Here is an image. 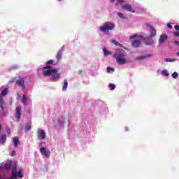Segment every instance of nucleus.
Instances as JSON below:
<instances>
[{"label": "nucleus", "mask_w": 179, "mask_h": 179, "mask_svg": "<svg viewBox=\"0 0 179 179\" xmlns=\"http://www.w3.org/2000/svg\"><path fill=\"white\" fill-rule=\"evenodd\" d=\"M115 29V24L113 22H106L103 26L100 27L99 29L101 31H103V33H106V31H108L110 30H114Z\"/></svg>", "instance_id": "1"}, {"label": "nucleus", "mask_w": 179, "mask_h": 179, "mask_svg": "<svg viewBox=\"0 0 179 179\" xmlns=\"http://www.w3.org/2000/svg\"><path fill=\"white\" fill-rule=\"evenodd\" d=\"M56 72H58V69H45L43 71V76H50V75H52V73H55Z\"/></svg>", "instance_id": "2"}, {"label": "nucleus", "mask_w": 179, "mask_h": 179, "mask_svg": "<svg viewBox=\"0 0 179 179\" xmlns=\"http://www.w3.org/2000/svg\"><path fill=\"white\" fill-rule=\"evenodd\" d=\"M37 136L38 139H41V141H43L45 139V131L44 130L38 129L37 130Z\"/></svg>", "instance_id": "3"}, {"label": "nucleus", "mask_w": 179, "mask_h": 179, "mask_svg": "<svg viewBox=\"0 0 179 179\" xmlns=\"http://www.w3.org/2000/svg\"><path fill=\"white\" fill-rule=\"evenodd\" d=\"M40 152L45 157H48V159L50 158V150L42 147L40 148Z\"/></svg>", "instance_id": "4"}, {"label": "nucleus", "mask_w": 179, "mask_h": 179, "mask_svg": "<svg viewBox=\"0 0 179 179\" xmlns=\"http://www.w3.org/2000/svg\"><path fill=\"white\" fill-rule=\"evenodd\" d=\"M169 39V36L166 34H161L159 39V44H164L166 41Z\"/></svg>", "instance_id": "5"}, {"label": "nucleus", "mask_w": 179, "mask_h": 179, "mask_svg": "<svg viewBox=\"0 0 179 179\" xmlns=\"http://www.w3.org/2000/svg\"><path fill=\"white\" fill-rule=\"evenodd\" d=\"M21 115H22V106H18L15 109V118L19 120L20 119Z\"/></svg>", "instance_id": "6"}, {"label": "nucleus", "mask_w": 179, "mask_h": 179, "mask_svg": "<svg viewBox=\"0 0 179 179\" xmlns=\"http://www.w3.org/2000/svg\"><path fill=\"white\" fill-rule=\"evenodd\" d=\"M122 8L123 9H125L126 10H128V12H131V13H135V11L132 8V6L129 4H123L122 5Z\"/></svg>", "instance_id": "7"}, {"label": "nucleus", "mask_w": 179, "mask_h": 179, "mask_svg": "<svg viewBox=\"0 0 179 179\" xmlns=\"http://www.w3.org/2000/svg\"><path fill=\"white\" fill-rule=\"evenodd\" d=\"M17 83L20 87L22 88V90H24L25 86H24V80L23 78H20V80H17Z\"/></svg>", "instance_id": "8"}, {"label": "nucleus", "mask_w": 179, "mask_h": 179, "mask_svg": "<svg viewBox=\"0 0 179 179\" xmlns=\"http://www.w3.org/2000/svg\"><path fill=\"white\" fill-rule=\"evenodd\" d=\"M53 63H54V60L52 59L46 62L47 66L43 68V71H45V69H52V66L50 65H51V64H53Z\"/></svg>", "instance_id": "9"}, {"label": "nucleus", "mask_w": 179, "mask_h": 179, "mask_svg": "<svg viewBox=\"0 0 179 179\" xmlns=\"http://www.w3.org/2000/svg\"><path fill=\"white\" fill-rule=\"evenodd\" d=\"M116 62H117V64H119V65H124V64H126L127 63V59L125 58H116Z\"/></svg>", "instance_id": "10"}, {"label": "nucleus", "mask_w": 179, "mask_h": 179, "mask_svg": "<svg viewBox=\"0 0 179 179\" xmlns=\"http://www.w3.org/2000/svg\"><path fill=\"white\" fill-rule=\"evenodd\" d=\"M149 27V31L151 33V37H155L156 36V29L152 25H148Z\"/></svg>", "instance_id": "11"}, {"label": "nucleus", "mask_w": 179, "mask_h": 179, "mask_svg": "<svg viewBox=\"0 0 179 179\" xmlns=\"http://www.w3.org/2000/svg\"><path fill=\"white\" fill-rule=\"evenodd\" d=\"M143 40L147 45H152L153 44V39L152 38L145 37Z\"/></svg>", "instance_id": "12"}, {"label": "nucleus", "mask_w": 179, "mask_h": 179, "mask_svg": "<svg viewBox=\"0 0 179 179\" xmlns=\"http://www.w3.org/2000/svg\"><path fill=\"white\" fill-rule=\"evenodd\" d=\"M59 78H61V75L59 73H58V72H56V73L52 74V80L53 81L58 80V79H59Z\"/></svg>", "instance_id": "13"}, {"label": "nucleus", "mask_w": 179, "mask_h": 179, "mask_svg": "<svg viewBox=\"0 0 179 179\" xmlns=\"http://www.w3.org/2000/svg\"><path fill=\"white\" fill-rule=\"evenodd\" d=\"M6 134H2L0 136V143H1L2 145H5V143H6Z\"/></svg>", "instance_id": "14"}, {"label": "nucleus", "mask_w": 179, "mask_h": 179, "mask_svg": "<svg viewBox=\"0 0 179 179\" xmlns=\"http://www.w3.org/2000/svg\"><path fill=\"white\" fill-rule=\"evenodd\" d=\"M125 52H118L115 55V58H124L125 57Z\"/></svg>", "instance_id": "15"}, {"label": "nucleus", "mask_w": 179, "mask_h": 179, "mask_svg": "<svg viewBox=\"0 0 179 179\" xmlns=\"http://www.w3.org/2000/svg\"><path fill=\"white\" fill-rule=\"evenodd\" d=\"M27 100H29V98L26 95H22L21 99L22 104H24V106H27Z\"/></svg>", "instance_id": "16"}, {"label": "nucleus", "mask_w": 179, "mask_h": 179, "mask_svg": "<svg viewBox=\"0 0 179 179\" xmlns=\"http://www.w3.org/2000/svg\"><path fill=\"white\" fill-rule=\"evenodd\" d=\"M133 47L138 48L141 45V40H134L132 42Z\"/></svg>", "instance_id": "17"}, {"label": "nucleus", "mask_w": 179, "mask_h": 179, "mask_svg": "<svg viewBox=\"0 0 179 179\" xmlns=\"http://www.w3.org/2000/svg\"><path fill=\"white\" fill-rule=\"evenodd\" d=\"M66 89H68V80H64L63 83V92H66Z\"/></svg>", "instance_id": "18"}, {"label": "nucleus", "mask_w": 179, "mask_h": 179, "mask_svg": "<svg viewBox=\"0 0 179 179\" xmlns=\"http://www.w3.org/2000/svg\"><path fill=\"white\" fill-rule=\"evenodd\" d=\"M30 129H31V122L27 123L24 127L25 132H29Z\"/></svg>", "instance_id": "19"}, {"label": "nucleus", "mask_w": 179, "mask_h": 179, "mask_svg": "<svg viewBox=\"0 0 179 179\" xmlns=\"http://www.w3.org/2000/svg\"><path fill=\"white\" fill-rule=\"evenodd\" d=\"M11 166H12V169H13L12 173H15V174H17V171H16L17 169V164L14 163Z\"/></svg>", "instance_id": "20"}, {"label": "nucleus", "mask_w": 179, "mask_h": 179, "mask_svg": "<svg viewBox=\"0 0 179 179\" xmlns=\"http://www.w3.org/2000/svg\"><path fill=\"white\" fill-rule=\"evenodd\" d=\"M12 167V162H8L4 165L5 170H9Z\"/></svg>", "instance_id": "21"}, {"label": "nucleus", "mask_w": 179, "mask_h": 179, "mask_svg": "<svg viewBox=\"0 0 179 179\" xmlns=\"http://www.w3.org/2000/svg\"><path fill=\"white\" fill-rule=\"evenodd\" d=\"M56 58L57 61H61V58H62V50H59L57 55Z\"/></svg>", "instance_id": "22"}, {"label": "nucleus", "mask_w": 179, "mask_h": 179, "mask_svg": "<svg viewBox=\"0 0 179 179\" xmlns=\"http://www.w3.org/2000/svg\"><path fill=\"white\" fill-rule=\"evenodd\" d=\"M111 43L112 44H114L115 45H117V47H120L121 48H122L123 45L122 44L118 43L117 41L113 39L111 40Z\"/></svg>", "instance_id": "23"}, {"label": "nucleus", "mask_w": 179, "mask_h": 179, "mask_svg": "<svg viewBox=\"0 0 179 179\" xmlns=\"http://www.w3.org/2000/svg\"><path fill=\"white\" fill-rule=\"evenodd\" d=\"M152 55H145L138 57V59H145L146 58H151Z\"/></svg>", "instance_id": "24"}, {"label": "nucleus", "mask_w": 179, "mask_h": 179, "mask_svg": "<svg viewBox=\"0 0 179 179\" xmlns=\"http://www.w3.org/2000/svg\"><path fill=\"white\" fill-rule=\"evenodd\" d=\"M13 141L14 145H15V148H17V143H19V138L14 137Z\"/></svg>", "instance_id": "25"}, {"label": "nucleus", "mask_w": 179, "mask_h": 179, "mask_svg": "<svg viewBox=\"0 0 179 179\" xmlns=\"http://www.w3.org/2000/svg\"><path fill=\"white\" fill-rule=\"evenodd\" d=\"M23 170L20 169L18 173H17V177H19L20 178H23V173H22Z\"/></svg>", "instance_id": "26"}, {"label": "nucleus", "mask_w": 179, "mask_h": 179, "mask_svg": "<svg viewBox=\"0 0 179 179\" xmlns=\"http://www.w3.org/2000/svg\"><path fill=\"white\" fill-rule=\"evenodd\" d=\"M3 99L0 98V108H1V110H5L3 108Z\"/></svg>", "instance_id": "27"}, {"label": "nucleus", "mask_w": 179, "mask_h": 179, "mask_svg": "<svg viewBox=\"0 0 179 179\" xmlns=\"http://www.w3.org/2000/svg\"><path fill=\"white\" fill-rule=\"evenodd\" d=\"M8 94V88H5L2 92H1V96H6Z\"/></svg>", "instance_id": "28"}, {"label": "nucleus", "mask_w": 179, "mask_h": 179, "mask_svg": "<svg viewBox=\"0 0 179 179\" xmlns=\"http://www.w3.org/2000/svg\"><path fill=\"white\" fill-rule=\"evenodd\" d=\"M103 54L104 55L107 56V55H110V52H108V50H107V49L106 48H103Z\"/></svg>", "instance_id": "29"}, {"label": "nucleus", "mask_w": 179, "mask_h": 179, "mask_svg": "<svg viewBox=\"0 0 179 179\" xmlns=\"http://www.w3.org/2000/svg\"><path fill=\"white\" fill-rule=\"evenodd\" d=\"M174 61H176V59H171V58L165 59V62H174Z\"/></svg>", "instance_id": "30"}, {"label": "nucleus", "mask_w": 179, "mask_h": 179, "mask_svg": "<svg viewBox=\"0 0 179 179\" xmlns=\"http://www.w3.org/2000/svg\"><path fill=\"white\" fill-rule=\"evenodd\" d=\"M114 1H115V0H110L112 3H113ZM117 3H120V4L124 3L125 2V1H124V0H117Z\"/></svg>", "instance_id": "31"}, {"label": "nucleus", "mask_w": 179, "mask_h": 179, "mask_svg": "<svg viewBox=\"0 0 179 179\" xmlns=\"http://www.w3.org/2000/svg\"><path fill=\"white\" fill-rule=\"evenodd\" d=\"M172 78H173V79H177V78H178V73L177 72H174L172 74Z\"/></svg>", "instance_id": "32"}, {"label": "nucleus", "mask_w": 179, "mask_h": 179, "mask_svg": "<svg viewBox=\"0 0 179 179\" xmlns=\"http://www.w3.org/2000/svg\"><path fill=\"white\" fill-rule=\"evenodd\" d=\"M109 89H110V90H114V89H115V85H114V84H110V85H109Z\"/></svg>", "instance_id": "33"}, {"label": "nucleus", "mask_w": 179, "mask_h": 179, "mask_svg": "<svg viewBox=\"0 0 179 179\" xmlns=\"http://www.w3.org/2000/svg\"><path fill=\"white\" fill-rule=\"evenodd\" d=\"M162 75H164L165 76H169V71H167V70H163Z\"/></svg>", "instance_id": "34"}, {"label": "nucleus", "mask_w": 179, "mask_h": 179, "mask_svg": "<svg viewBox=\"0 0 179 179\" xmlns=\"http://www.w3.org/2000/svg\"><path fill=\"white\" fill-rule=\"evenodd\" d=\"M117 16H119L120 19H124V15L122 14V13H117Z\"/></svg>", "instance_id": "35"}, {"label": "nucleus", "mask_w": 179, "mask_h": 179, "mask_svg": "<svg viewBox=\"0 0 179 179\" xmlns=\"http://www.w3.org/2000/svg\"><path fill=\"white\" fill-rule=\"evenodd\" d=\"M107 71L108 73H110L111 72V71H114V69L111 67H107Z\"/></svg>", "instance_id": "36"}, {"label": "nucleus", "mask_w": 179, "mask_h": 179, "mask_svg": "<svg viewBox=\"0 0 179 179\" xmlns=\"http://www.w3.org/2000/svg\"><path fill=\"white\" fill-rule=\"evenodd\" d=\"M10 156H12V157L16 156V151H15V150L12 151Z\"/></svg>", "instance_id": "37"}, {"label": "nucleus", "mask_w": 179, "mask_h": 179, "mask_svg": "<svg viewBox=\"0 0 179 179\" xmlns=\"http://www.w3.org/2000/svg\"><path fill=\"white\" fill-rule=\"evenodd\" d=\"M6 132H7V134H8V136L10 135V129L7 128V129H6Z\"/></svg>", "instance_id": "38"}, {"label": "nucleus", "mask_w": 179, "mask_h": 179, "mask_svg": "<svg viewBox=\"0 0 179 179\" xmlns=\"http://www.w3.org/2000/svg\"><path fill=\"white\" fill-rule=\"evenodd\" d=\"M167 27H169V29H173V26L170 23L167 24Z\"/></svg>", "instance_id": "39"}, {"label": "nucleus", "mask_w": 179, "mask_h": 179, "mask_svg": "<svg viewBox=\"0 0 179 179\" xmlns=\"http://www.w3.org/2000/svg\"><path fill=\"white\" fill-rule=\"evenodd\" d=\"M174 36L175 37H179V32H175Z\"/></svg>", "instance_id": "40"}, {"label": "nucleus", "mask_w": 179, "mask_h": 179, "mask_svg": "<svg viewBox=\"0 0 179 179\" xmlns=\"http://www.w3.org/2000/svg\"><path fill=\"white\" fill-rule=\"evenodd\" d=\"M174 27H175V29H176L178 31H179V26H178V25H176Z\"/></svg>", "instance_id": "41"}, {"label": "nucleus", "mask_w": 179, "mask_h": 179, "mask_svg": "<svg viewBox=\"0 0 179 179\" xmlns=\"http://www.w3.org/2000/svg\"><path fill=\"white\" fill-rule=\"evenodd\" d=\"M174 44H176V45H179V41H175Z\"/></svg>", "instance_id": "42"}, {"label": "nucleus", "mask_w": 179, "mask_h": 179, "mask_svg": "<svg viewBox=\"0 0 179 179\" xmlns=\"http://www.w3.org/2000/svg\"><path fill=\"white\" fill-rule=\"evenodd\" d=\"M135 37H136V35H134L132 36H130V38H135Z\"/></svg>", "instance_id": "43"}, {"label": "nucleus", "mask_w": 179, "mask_h": 179, "mask_svg": "<svg viewBox=\"0 0 179 179\" xmlns=\"http://www.w3.org/2000/svg\"><path fill=\"white\" fill-rule=\"evenodd\" d=\"M2 131V126L0 124V132Z\"/></svg>", "instance_id": "44"}, {"label": "nucleus", "mask_w": 179, "mask_h": 179, "mask_svg": "<svg viewBox=\"0 0 179 179\" xmlns=\"http://www.w3.org/2000/svg\"><path fill=\"white\" fill-rule=\"evenodd\" d=\"M176 55H178V56L179 57V52H178L176 53Z\"/></svg>", "instance_id": "45"}, {"label": "nucleus", "mask_w": 179, "mask_h": 179, "mask_svg": "<svg viewBox=\"0 0 179 179\" xmlns=\"http://www.w3.org/2000/svg\"><path fill=\"white\" fill-rule=\"evenodd\" d=\"M10 83H13V80H12V81H10Z\"/></svg>", "instance_id": "46"}, {"label": "nucleus", "mask_w": 179, "mask_h": 179, "mask_svg": "<svg viewBox=\"0 0 179 179\" xmlns=\"http://www.w3.org/2000/svg\"><path fill=\"white\" fill-rule=\"evenodd\" d=\"M0 170H2V166H0Z\"/></svg>", "instance_id": "47"}, {"label": "nucleus", "mask_w": 179, "mask_h": 179, "mask_svg": "<svg viewBox=\"0 0 179 179\" xmlns=\"http://www.w3.org/2000/svg\"><path fill=\"white\" fill-rule=\"evenodd\" d=\"M126 131H128V128H126Z\"/></svg>", "instance_id": "48"}, {"label": "nucleus", "mask_w": 179, "mask_h": 179, "mask_svg": "<svg viewBox=\"0 0 179 179\" xmlns=\"http://www.w3.org/2000/svg\"><path fill=\"white\" fill-rule=\"evenodd\" d=\"M0 179H1V176H0Z\"/></svg>", "instance_id": "49"}, {"label": "nucleus", "mask_w": 179, "mask_h": 179, "mask_svg": "<svg viewBox=\"0 0 179 179\" xmlns=\"http://www.w3.org/2000/svg\"><path fill=\"white\" fill-rule=\"evenodd\" d=\"M59 1H61V0H59Z\"/></svg>", "instance_id": "50"}]
</instances>
